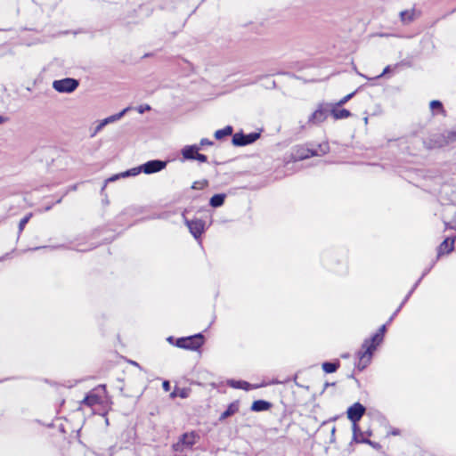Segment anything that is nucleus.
Returning <instances> with one entry per match:
<instances>
[{
    "mask_svg": "<svg viewBox=\"0 0 456 456\" xmlns=\"http://www.w3.org/2000/svg\"><path fill=\"white\" fill-rule=\"evenodd\" d=\"M280 383H281V382L278 381V380L273 381V384H280Z\"/></svg>",
    "mask_w": 456,
    "mask_h": 456,
    "instance_id": "49530a36",
    "label": "nucleus"
},
{
    "mask_svg": "<svg viewBox=\"0 0 456 456\" xmlns=\"http://www.w3.org/2000/svg\"><path fill=\"white\" fill-rule=\"evenodd\" d=\"M429 272V269H427L424 271V273H422L421 277L419 278L420 281L422 280V278Z\"/></svg>",
    "mask_w": 456,
    "mask_h": 456,
    "instance_id": "c03bdc74",
    "label": "nucleus"
},
{
    "mask_svg": "<svg viewBox=\"0 0 456 456\" xmlns=\"http://www.w3.org/2000/svg\"><path fill=\"white\" fill-rule=\"evenodd\" d=\"M240 409V403L239 401H234L231 403L227 409L220 415L219 421H224L225 419L232 416L236 412L239 411Z\"/></svg>",
    "mask_w": 456,
    "mask_h": 456,
    "instance_id": "4468645a",
    "label": "nucleus"
},
{
    "mask_svg": "<svg viewBox=\"0 0 456 456\" xmlns=\"http://www.w3.org/2000/svg\"><path fill=\"white\" fill-rule=\"evenodd\" d=\"M358 443H364V444H369L374 445V443H372L370 440H369L367 438L359 439Z\"/></svg>",
    "mask_w": 456,
    "mask_h": 456,
    "instance_id": "ea45409f",
    "label": "nucleus"
},
{
    "mask_svg": "<svg viewBox=\"0 0 456 456\" xmlns=\"http://www.w3.org/2000/svg\"><path fill=\"white\" fill-rule=\"evenodd\" d=\"M183 216L184 218V223L191 235L196 240L200 239L202 233L205 232V222L199 218L189 220L184 216V214H183Z\"/></svg>",
    "mask_w": 456,
    "mask_h": 456,
    "instance_id": "0eeeda50",
    "label": "nucleus"
},
{
    "mask_svg": "<svg viewBox=\"0 0 456 456\" xmlns=\"http://www.w3.org/2000/svg\"><path fill=\"white\" fill-rule=\"evenodd\" d=\"M399 432L396 430V431H393V435H397Z\"/></svg>",
    "mask_w": 456,
    "mask_h": 456,
    "instance_id": "de8ad7c7",
    "label": "nucleus"
},
{
    "mask_svg": "<svg viewBox=\"0 0 456 456\" xmlns=\"http://www.w3.org/2000/svg\"><path fill=\"white\" fill-rule=\"evenodd\" d=\"M272 403L265 400H256L250 406L252 411L259 412L268 411L272 408Z\"/></svg>",
    "mask_w": 456,
    "mask_h": 456,
    "instance_id": "dca6fc26",
    "label": "nucleus"
},
{
    "mask_svg": "<svg viewBox=\"0 0 456 456\" xmlns=\"http://www.w3.org/2000/svg\"><path fill=\"white\" fill-rule=\"evenodd\" d=\"M260 137V133L253 132L245 134L243 132L232 135V142L236 147H242L255 142Z\"/></svg>",
    "mask_w": 456,
    "mask_h": 456,
    "instance_id": "423d86ee",
    "label": "nucleus"
},
{
    "mask_svg": "<svg viewBox=\"0 0 456 456\" xmlns=\"http://www.w3.org/2000/svg\"><path fill=\"white\" fill-rule=\"evenodd\" d=\"M204 341V336L201 333H198L192 336L177 338L175 346L180 348L196 351L202 346Z\"/></svg>",
    "mask_w": 456,
    "mask_h": 456,
    "instance_id": "7ed1b4c3",
    "label": "nucleus"
},
{
    "mask_svg": "<svg viewBox=\"0 0 456 456\" xmlns=\"http://www.w3.org/2000/svg\"><path fill=\"white\" fill-rule=\"evenodd\" d=\"M330 112L335 119L347 118L352 115V113L346 109H332Z\"/></svg>",
    "mask_w": 456,
    "mask_h": 456,
    "instance_id": "412c9836",
    "label": "nucleus"
},
{
    "mask_svg": "<svg viewBox=\"0 0 456 456\" xmlns=\"http://www.w3.org/2000/svg\"><path fill=\"white\" fill-rule=\"evenodd\" d=\"M229 385L233 388L244 390H248L251 387V385L248 382L243 380H230Z\"/></svg>",
    "mask_w": 456,
    "mask_h": 456,
    "instance_id": "5701e85b",
    "label": "nucleus"
},
{
    "mask_svg": "<svg viewBox=\"0 0 456 456\" xmlns=\"http://www.w3.org/2000/svg\"><path fill=\"white\" fill-rule=\"evenodd\" d=\"M357 91L358 90H355L354 92L348 94L347 95L343 97L341 100H339V102L337 103V105L342 106V105L346 104L349 100H351L354 96V94L357 93Z\"/></svg>",
    "mask_w": 456,
    "mask_h": 456,
    "instance_id": "c756f323",
    "label": "nucleus"
},
{
    "mask_svg": "<svg viewBox=\"0 0 456 456\" xmlns=\"http://www.w3.org/2000/svg\"><path fill=\"white\" fill-rule=\"evenodd\" d=\"M82 403L87 406L92 407L94 405L100 404L102 403V398L98 395L91 392L86 395Z\"/></svg>",
    "mask_w": 456,
    "mask_h": 456,
    "instance_id": "f3484780",
    "label": "nucleus"
},
{
    "mask_svg": "<svg viewBox=\"0 0 456 456\" xmlns=\"http://www.w3.org/2000/svg\"><path fill=\"white\" fill-rule=\"evenodd\" d=\"M199 439V434L194 431L184 433L179 437L177 443L173 444V450L175 452H183L184 449H191Z\"/></svg>",
    "mask_w": 456,
    "mask_h": 456,
    "instance_id": "20e7f679",
    "label": "nucleus"
},
{
    "mask_svg": "<svg viewBox=\"0 0 456 456\" xmlns=\"http://www.w3.org/2000/svg\"><path fill=\"white\" fill-rule=\"evenodd\" d=\"M162 387L164 391L168 392L170 390V382L168 380L163 381Z\"/></svg>",
    "mask_w": 456,
    "mask_h": 456,
    "instance_id": "4c0bfd02",
    "label": "nucleus"
},
{
    "mask_svg": "<svg viewBox=\"0 0 456 456\" xmlns=\"http://www.w3.org/2000/svg\"><path fill=\"white\" fill-rule=\"evenodd\" d=\"M8 118L7 117H4L2 115H0V125L5 123L6 121H8Z\"/></svg>",
    "mask_w": 456,
    "mask_h": 456,
    "instance_id": "79ce46f5",
    "label": "nucleus"
},
{
    "mask_svg": "<svg viewBox=\"0 0 456 456\" xmlns=\"http://www.w3.org/2000/svg\"><path fill=\"white\" fill-rule=\"evenodd\" d=\"M172 339H173V337H169V338H167V340H168V341H172Z\"/></svg>",
    "mask_w": 456,
    "mask_h": 456,
    "instance_id": "09e8293b",
    "label": "nucleus"
},
{
    "mask_svg": "<svg viewBox=\"0 0 456 456\" xmlns=\"http://www.w3.org/2000/svg\"><path fill=\"white\" fill-rule=\"evenodd\" d=\"M429 107L433 111L437 110L443 115H445V110L444 109L442 102L438 100H433L430 102Z\"/></svg>",
    "mask_w": 456,
    "mask_h": 456,
    "instance_id": "393cba45",
    "label": "nucleus"
},
{
    "mask_svg": "<svg viewBox=\"0 0 456 456\" xmlns=\"http://www.w3.org/2000/svg\"><path fill=\"white\" fill-rule=\"evenodd\" d=\"M105 125H102V120L96 126L94 132L93 133L92 136H94L97 133H99Z\"/></svg>",
    "mask_w": 456,
    "mask_h": 456,
    "instance_id": "c9c22d12",
    "label": "nucleus"
},
{
    "mask_svg": "<svg viewBox=\"0 0 456 456\" xmlns=\"http://www.w3.org/2000/svg\"><path fill=\"white\" fill-rule=\"evenodd\" d=\"M313 156H318V151L313 148H308L305 146H297L296 147L293 157L295 159H305Z\"/></svg>",
    "mask_w": 456,
    "mask_h": 456,
    "instance_id": "1a4fd4ad",
    "label": "nucleus"
},
{
    "mask_svg": "<svg viewBox=\"0 0 456 456\" xmlns=\"http://www.w3.org/2000/svg\"><path fill=\"white\" fill-rule=\"evenodd\" d=\"M335 432H336V428H335V426H333L331 428L330 443L335 442Z\"/></svg>",
    "mask_w": 456,
    "mask_h": 456,
    "instance_id": "58836bf2",
    "label": "nucleus"
},
{
    "mask_svg": "<svg viewBox=\"0 0 456 456\" xmlns=\"http://www.w3.org/2000/svg\"><path fill=\"white\" fill-rule=\"evenodd\" d=\"M208 182L207 180L196 181L192 183L191 189H193V190L203 189L206 186H208Z\"/></svg>",
    "mask_w": 456,
    "mask_h": 456,
    "instance_id": "c85d7f7f",
    "label": "nucleus"
},
{
    "mask_svg": "<svg viewBox=\"0 0 456 456\" xmlns=\"http://www.w3.org/2000/svg\"><path fill=\"white\" fill-rule=\"evenodd\" d=\"M365 412V406L358 402L351 405L346 411L347 418L353 423V440L355 442H359L358 433L362 435L357 423L362 418Z\"/></svg>",
    "mask_w": 456,
    "mask_h": 456,
    "instance_id": "f03ea898",
    "label": "nucleus"
},
{
    "mask_svg": "<svg viewBox=\"0 0 456 456\" xmlns=\"http://www.w3.org/2000/svg\"><path fill=\"white\" fill-rule=\"evenodd\" d=\"M402 307H403V304H401V305L398 306V308L395 311V313L392 314V316H391V317L389 318V320L387 321V324L390 323V322L393 321V319L395 318V315H396V314L401 311Z\"/></svg>",
    "mask_w": 456,
    "mask_h": 456,
    "instance_id": "e433bc0d",
    "label": "nucleus"
},
{
    "mask_svg": "<svg viewBox=\"0 0 456 456\" xmlns=\"http://www.w3.org/2000/svg\"><path fill=\"white\" fill-rule=\"evenodd\" d=\"M137 111L140 113V114H143L145 111H148L151 110V106L149 104H143V105H140L136 108Z\"/></svg>",
    "mask_w": 456,
    "mask_h": 456,
    "instance_id": "473e14b6",
    "label": "nucleus"
},
{
    "mask_svg": "<svg viewBox=\"0 0 456 456\" xmlns=\"http://www.w3.org/2000/svg\"><path fill=\"white\" fill-rule=\"evenodd\" d=\"M226 195L224 193H217L213 195L209 200V205L212 208L222 207L224 203Z\"/></svg>",
    "mask_w": 456,
    "mask_h": 456,
    "instance_id": "a211bd4d",
    "label": "nucleus"
},
{
    "mask_svg": "<svg viewBox=\"0 0 456 456\" xmlns=\"http://www.w3.org/2000/svg\"><path fill=\"white\" fill-rule=\"evenodd\" d=\"M233 132V128L232 126H226L223 129L216 130L215 132V138L216 140H222L225 136L232 135Z\"/></svg>",
    "mask_w": 456,
    "mask_h": 456,
    "instance_id": "4be33fe9",
    "label": "nucleus"
},
{
    "mask_svg": "<svg viewBox=\"0 0 456 456\" xmlns=\"http://www.w3.org/2000/svg\"><path fill=\"white\" fill-rule=\"evenodd\" d=\"M176 396H179L181 398H187L189 396V391L185 388H177L170 394L171 398H175Z\"/></svg>",
    "mask_w": 456,
    "mask_h": 456,
    "instance_id": "a878e982",
    "label": "nucleus"
},
{
    "mask_svg": "<svg viewBox=\"0 0 456 456\" xmlns=\"http://www.w3.org/2000/svg\"><path fill=\"white\" fill-rule=\"evenodd\" d=\"M340 362L338 360L335 362H325L322 363V370L326 373H333L339 368Z\"/></svg>",
    "mask_w": 456,
    "mask_h": 456,
    "instance_id": "aec40b11",
    "label": "nucleus"
},
{
    "mask_svg": "<svg viewBox=\"0 0 456 456\" xmlns=\"http://www.w3.org/2000/svg\"><path fill=\"white\" fill-rule=\"evenodd\" d=\"M194 160H198L200 162H207L208 157L204 154L199 153V151H198L194 157Z\"/></svg>",
    "mask_w": 456,
    "mask_h": 456,
    "instance_id": "72a5a7b5",
    "label": "nucleus"
},
{
    "mask_svg": "<svg viewBox=\"0 0 456 456\" xmlns=\"http://www.w3.org/2000/svg\"><path fill=\"white\" fill-rule=\"evenodd\" d=\"M401 20L403 23H410L414 20V11H403L400 12Z\"/></svg>",
    "mask_w": 456,
    "mask_h": 456,
    "instance_id": "b1692460",
    "label": "nucleus"
},
{
    "mask_svg": "<svg viewBox=\"0 0 456 456\" xmlns=\"http://www.w3.org/2000/svg\"><path fill=\"white\" fill-rule=\"evenodd\" d=\"M456 240V235L452 237L445 238L443 242L439 245L437 249V256L445 254L451 253L454 249V242Z\"/></svg>",
    "mask_w": 456,
    "mask_h": 456,
    "instance_id": "9b49d317",
    "label": "nucleus"
},
{
    "mask_svg": "<svg viewBox=\"0 0 456 456\" xmlns=\"http://www.w3.org/2000/svg\"><path fill=\"white\" fill-rule=\"evenodd\" d=\"M32 214L26 215L23 218L20 219L19 223V233H21L24 230L25 225L28 223Z\"/></svg>",
    "mask_w": 456,
    "mask_h": 456,
    "instance_id": "cd10ccee",
    "label": "nucleus"
},
{
    "mask_svg": "<svg viewBox=\"0 0 456 456\" xmlns=\"http://www.w3.org/2000/svg\"><path fill=\"white\" fill-rule=\"evenodd\" d=\"M46 210H50L51 209V207H46L45 208Z\"/></svg>",
    "mask_w": 456,
    "mask_h": 456,
    "instance_id": "3c124183",
    "label": "nucleus"
},
{
    "mask_svg": "<svg viewBox=\"0 0 456 456\" xmlns=\"http://www.w3.org/2000/svg\"><path fill=\"white\" fill-rule=\"evenodd\" d=\"M420 283V279H419L415 284L413 285V287L411 288V289L409 291V293L405 296L404 299L403 300V302L401 304H403V305L409 300L410 297L411 296V294L413 293V291L416 289V288L419 286V284Z\"/></svg>",
    "mask_w": 456,
    "mask_h": 456,
    "instance_id": "7c9ffc66",
    "label": "nucleus"
},
{
    "mask_svg": "<svg viewBox=\"0 0 456 456\" xmlns=\"http://www.w3.org/2000/svg\"><path fill=\"white\" fill-rule=\"evenodd\" d=\"M167 161L160 159H153L141 165V169L144 174L150 175L159 172L167 167Z\"/></svg>",
    "mask_w": 456,
    "mask_h": 456,
    "instance_id": "6e6552de",
    "label": "nucleus"
},
{
    "mask_svg": "<svg viewBox=\"0 0 456 456\" xmlns=\"http://www.w3.org/2000/svg\"><path fill=\"white\" fill-rule=\"evenodd\" d=\"M348 378H350V379H355V381H356L357 383H359V380H358V379H356L354 378V375L353 373H352V374H350V375H348Z\"/></svg>",
    "mask_w": 456,
    "mask_h": 456,
    "instance_id": "a18cd8bd",
    "label": "nucleus"
},
{
    "mask_svg": "<svg viewBox=\"0 0 456 456\" xmlns=\"http://www.w3.org/2000/svg\"><path fill=\"white\" fill-rule=\"evenodd\" d=\"M79 86V81L76 78L66 77L63 79L54 80L53 87L59 93L70 94L74 92Z\"/></svg>",
    "mask_w": 456,
    "mask_h": 456,
    "instance_id": "39448f33",
    "label": "nucleus"
},
{
    "mask_svg": "<svg viewBox=\"0 0 456 456\" xmlns=\"http://www.w3.org/2000/svg\"><path fill=\"white\" fill-rule=\"evenodd\" d=\"M444 226H445V230H447V229H452V230H453V227H452V220H451L450 222H446V221H445V222H444Z\"/></svg>",
    "mask_w": 456,
    "mask_h": 456,
    "instance_id": "a19ab883",
    "label": "nucleus"
},
{
    "mask_svg": "<svg viewBox=\"0 0 456 456\" xmlns=\"http://www.w3.org/2000/svg\"><path fill=\"white\" fill-rule=\"evenodd\" d=\"M318 151V156L325 155L330 151V146L328 142L319 143L316 148H314Z\"/></svg>",
    "mask_w": 456,
    "mask_h": 456,
    "instance_id": "bb28decb",
    "label": "nucleus"
},
{
    "mask_svg": "<svg viewBox=\"0 0 456 456\" xmlns=\"http://www.w3.org/2000/svg\"><path fill=\"white\" fill-rule=\"evenodd\" d=\"M142 172V170L141 169V166L138 167H134V168L128 169L125 172H122L120 174L112 175L111 177H110L106 180V183H110V182H114V181L118 180L119 177L134 176V175H139Z\"/></svg>",
    "mask_w": 456,
    "mask_h": 456,
    "instance_id": "ddd939ff",
    "label": "nucleus"
},
{
    "mask_svg": "<svg viewBox=\"0 0 456 456\" xmlns=\"http://www.w3.org/2000/svg\"><path fill=\"white\" fill-rule=\"evenodd\" d=\"M389 69H390V66H387V67L384 69V71H383V73L380 75V77H381L382 75L386 74L387 72H388V71H389ZM378 77H379V76Z\"/></svg>",
    "mask_w": 456,
    "mask_h": 456,
    "instance_id": "37998d69",
    "label": "nucleus"
},
{
    "mask_svg": "<svg viewBox=\"0 0 456 456\" xmlns=\"http://www.w3.org/2000/svg\"><path fill=\"white\" fill-rule=\"evenodd\" d=\"M328 117V110L320 105L319 108L311 114L308 118L309 124H319L323 122Z\"/></svg>",
    "mask_w": 456,
    "mask_h": 456,
    "instance_id": "f8f14e48",
    "label": "nucleus"
},
{
    "mask_svg": "<svg viewBox=\"0 0 456 456\" xmlns=\"http://www.w3.org/2000/svg\"><path fill=\"white\" fill-rule=\"evenodd\" d=\"M386 330L387 324H383L370 338L363 341L361 349L357 352L359 361L355 367L358 370L362 371L370 364L374 351L383 341Z\"/></svg>",
    "mask_w": 456,
    "mask_h": 456,
    "instance_id": "f257e3e1",
    "label": "nucleus"
},
{
    "mask_svg": "<svg viewBox=\"0 0 456 456\" xmlns=\"http://www.w3.org/2000/svg\"><path fill=\"white\" fill-rule=\"evenodd\" d=\"M454 142H456V129L444 131L439 136L438 140L435 141V142L437 143L439 147L448 145Z\"/></svg>",
    "mask_w": 456,
    "mask_h": 456,
    "instance_id": "9d476101",
    "label": "nucleus"
},
{
    "mask_svg": "<svg viewBox=\"0 0 456 456\" xmlns=\"http://www.w3.org/2000/svg\"><path fill=\"white\" fill-rule=\"evenodd\" d=\"M420 283V279H419L415 284L413 285V287L411 288V289L409 291V293L405 296L404 299L403 300V302L401 304H403V305L409 300L410 297L411 296V294L413 293V291L416 289V288L419 286V284Z\"/></svg>",
    "mask_w": 456,
    "mask_h": 456,
    "instance_id": "2f4dec72",
    "label": "nucleus"
},
{
    "mask_svg": "<svg viewBox=\"0 0 456 456\" xmlns=\"http://www.w3.org/2000/svg\"><path fill=\"white\" fill-rule=\"evenodd\" d=\"M200 150V146L197 144L187 145L183 148L182 155L185 159L194 160V157Z\"/></svg>",
    "mask_w": 456,
    "mask_h": 456,
    "instance_id": "2eb2a0df",
    "label": "nucleus"
},
{
    "mask_svg": "<svg viewBox=\"0 0 456 456\" xmlns=\"http://www.w3.org/2000/svg\"><path fill=\"white\" fill-rule=\"evenodd\" d=\"M342 357L346 358V357H348V354H343Z\"/></svg>",
    "mask_w": 456,
    "mask_h": 456,
    "instance_id": "8fccbe9b",
    "label": "nucleus"
},
{
    "mask_svg": "<svg viewBox=\"0 0 456 456\" xmlns=\"http://www.w3.org/2000/svg\"><path fill=\"white\" fill-rule=\"evenodd\" d=\"M130 110L129 107L127 108H125L123 110H121L120 112L117 113V114H114V115H111L104 119H102V125H108V124H110V123H113L115 121H118L119 120L128 110Z\"/></svg>",
    "mask_w": 456,
    "mask_h": 456,
    "instance_id": "6ab92c4d",
    "label": "nucleus"
},
{
    "mask_svg": "<svg viewBox=\"0 0 456 456\" xmlns=\"http://www.w3.org/2000/svg\"><path fill=\"white\" fill-rule=\"evenodd\" d=\"M213 144H214V142L212 141L208 140V138H202L200 142V146H207V145H213Z\"/></svg>",
    "mask_w": 456,
    "mask_h": 456,
    "instance_id": "f704fd0d",
    "label": "nucleus"
}]
</instances>
